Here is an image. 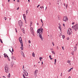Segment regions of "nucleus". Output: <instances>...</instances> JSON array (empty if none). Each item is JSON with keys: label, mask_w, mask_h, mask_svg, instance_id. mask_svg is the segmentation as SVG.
<instances>
[{"label": "nucleus", "mask_w": 78, "mask_h": 78, "mask_svg": "<svg viewBox=\"0 0 78 78\" xmlns=\"http://www.w3.org/2000/svg\"><path fill=\"white\" fill-rule=\"evenodd\" d=\"M62 76V73H61V74L60 76Z\"/></svg>", "instance_id": "34"}, {"label": "nucleus", "mask_w": 78, "mask_h": 78, "mask_svg": "<svg viewBox=\"0 0 78 78\" xmlns=\"http://www.w3.org/2000/svg\"><path fill=\"white\" fill-rule=\"evenodd\" d=\"M67 62H68V63H70V60H68Z\"/></svg>", "instance_id": "22"}, {"label": "nucleus", "mask_w": 78, "mask_h": 78, "mask_svg": "<svg viewBox=\"0 0 78 78\" xmlns=\"http://www.w3.org/2000/svg\"><path fill=\"white\" fill-rule=\"evenodd\" d=\"M19 41L20 42L21 44V45L22 47H20V48L22 50H23V42H22V38L21 37H20V38L19 39Z\"/></svg>", "instance_id": "3"}, {"label": "nucleus", "mask_w": 78, "mask_h": 78, "mask_svg": "<svg viewBox=\"0 0 78 78\" xmlns=\"http://www.w3.org/2000/svg\"><path fill=\"white\" fill-rule=\"evenodd\" d=\"M67 40H69V37H67Z\"/></svg>", "instance_id": "41"}, {"label": "nucleus", "mask_w": 78, "mask_h": 78, "mask_svg": "<svg viewBox=\"0 0 78 78\" xmlns=\"http://www.w3.org/2000/svg\"><path fill=\"white\" fill-rule=\"evenodd\" d=\"M43 31L44 30H43V29L41 28V29H38L37 31V33L39 34V36L40 39H41V41H43L42 34Z\"/></svg>", "instance_id": "1"}, {"label": "nucleus", "mask_w": 78, "mask_h": 78, "mask_svg": "<svg viewBox=\"0 0 78 78\" xmlns=\"http://www.w3.org/2000/svg\"><path fill=\"white\" fill-rule=\"evenodd\" d=\"M2 77H3V78H6V77H5V76H2Z\"/></svg>", "instance_id": "43"}, {"label": "nucleus", "mask_w": 78, "mask_h": 78, "mask_svg": "<svg viewBox=\"0 0 78 78\" xmlns=\"http://www.w3.org/2000/svg\"><path fill=\"white\" fill-rule=\"evenodd\" d=\"M72 28H74L75 31H76L78 30V24H76L75 26H73Z\"/></svg>", "instance_id": "4"}, {"label": "nucleus", "mask_w": 78, "mask_h": 78, "mask_svg": "<svg viewBox=\"0 0 78 78\" xmlns=\"http://www.w3.org/2000/svg\"><path fill=\"white\" fill-rule=\"evenodd\" d=\"M15 30L16 31V33H17V30H16V29H15Z\"/></svg>", "instance_id": "47"}, {"label": "nucleus", "mask_w": 78, "mask_h": 78, "mask_svg": "<svg viewBox=\"0 0 78 78\" xmlns=\"http://www.w3.org/2000/svg\"><path fill=\"white\" fill-rule=\"evenodd\" d=\"M23 18L24 19V20H25L26 22V23H27V21H26V20L25 19V18H26V16H25V14H23Z\"/></svg>", "instance_id": "12"}, {"label": "nucleus", "mask_w": 78, "mask_h": 78, "mask_svg": "<svg viewBox=\"0 0 78 78\" xmlns=\"http://www.w3.org/2000/svg\"><path fill=\"white\" fill-rule=\"evenodd\" d=\"M56 48L57 50H59V47H58V46H57L56 47Z\"/></svg>", "instance_id": "30"}, {"label": "nucleus", "mask_w": 78, "mask_h": 78, "mask_svg": "<svg viewBox=\"0 0 78 78\" xmlns=\"http://www.w3.org/2000/svg\"><path fill=\"white\" fill-rule=\"evenodd\" d=\"M62 37L63 39H64V38H65V36H64V35H63Z\"/></svg>", "instance_id": "20"}, {"label": "nucleus", "mask_w": 78, "mask_h": 78, "mask_svg": "<svg viewBox=\"0 0 78 78\" xmlns=\"http://www.w3.org/2000/svg\"><path fill=\"white\" fill-rule=\"evenodd\" d=\"M69 65H71V63H69Z\"/></svg>", "instance_id": "62"}, {"label": "nucleus", "mask_w": 78, "mask_h": 78, "mask_svg": "<svg viewBox=\"0 0 78 78\" xmlns=\"http://www.w3.org/2000/svg\"><path fill=\"white\" fill-rule=\"evenodd\" d=\"M17 2H19V0H17Z\"/></svg>", "instance_id": "52"}, {"label": "nucleus", "mask_w": 78, "mask_h": 78, "mask_svg": "<svg viewBox=\"0 0 78 78\" xmlns=\"http://www.w3.org/2000/svg\"><path fill=\"white\" fill-rule=\"evenodd\" d=\"M37 25H39V23H37Z\"/></svg>", "instance_id": "58"}, {"label": "nucleus", "mask_w": 78, "mask_h": 78, "mask_svg": "<svg viewBox=\"0 0 78 78\" xmlns=\"http://www.w3.org/2000/svg\"><path fill=\"white\" fill-rule=\"evenodd\" d=\"M76 50H77V47L76 46H75L74 48V50L75 51H76Z\"/></svg>", "instance_id": "13"}, {"label": "nucleus", "mask_w": 78, "mask_h": 78, "mask_svg": "<svg viewBox=\"0 0 78 78\" xmlns=\"http://www.w3.org/2000/svg\"><path fill=\"white\" fill-rule=\"evenodd\" d=\"M71 33L70 30H68L67 31V34H68V35H71Z\"/></svg>", "instance_id": "11"}, {"label": "nucleus", "mask_w": 78, "mask_h": 78, "mask_svg": "<svg viewBox=\"0 0 78 78\" xmlns=\"http://www.w3.org/2000/svg\"><path fill=\"white\" fill-rule=\"evenodd\" d=\"M43 58L42 57H40L39 58V59H40V60L41 61H42V59Z\"/></svg>", "instance_id": "18"}, {"label": "nucleus", "mask_w": 78, "mask_h": 78, "mask_svg": "<svg viewBox=\"0 0 78 78\" xmlns=\"http://www.w3.org/2000/svg\"><path fill=\"white\" fill-rule=\"evenodd\" d=\"M71 77H70V76H69L68 78H71Z\"/></svg>", "instance_id": "59"}, {"label": "nucleus", "mask_w": 78, "mask_h": 78, "mask_svg": "<svg viewBox=\"0 0 78 78\" xmlns=\"http://www.w3.org/2000/svg\"><path fill=\"white\" fill-rule=\"evenodd\" d=\"M19 25L20 26V27H22V21L21 20L19 21Z\"/></svg>", "instance_id": "7"}, {"label": "nucleus", "mask_w": 78, "mask_h": 78, "mask_svg": "<svg viewBox=\"0 0 78 78\" xmlns=\"http://www.w3.org/2000/svg\"><path fill=\"white\" fill-rule=\"evenodd\" d=\"M67 6H68L67 5L66 6V8H67Z\"/></svg>", "instance_id": "51"}, {"label": "nucleus", "mask_w": 78, "mask_h": 78, "mask_svg": "<svg viewBox=\"0 0 78 78\" xmlns=\"http://www.w3.org/2000/svg\"><path fill=\"white\" fill-rule=\"evenodd\" d=\"M59 3H60L58 2L57 4H58V5H59Z\"/></svg>", "instance_id": "50"}, {"label": "nucleus", "mask_w": 78, "mask_h": 78, "mask_svg": "<svg viewBox=\"0 0 78 78\" xmlns=\"http://www.w3.org/2000/svg\"><path fill=\"white\" fill-rule=\"evenodd\" d=\"M58 28L60 30V31H61V26H59L58 27Z\"/></svg>", "instance_id": "16"}, {"label": "nucleus", "mask_w": 78, "mask_h": 78, "mask_svg": "<svg viewBox=\"0 0 78 78\" xmlns=\"http://www.w3.org/2000/svg\"><path fill=\"white\" fill-rule=\"evenodd\" d=\"M30 0H28V2H30Z\"/></svg>", "instance_id": "60"}, {"label": "nucleus", "mask_w": 78, "mask_h": 78, "mask_svg": "<svg viewBox=\"0 0 78 78\" xmlns=\"http://www.w3.org/2000/svg\"><path fill=\"white\" fill-rule=\"evenodd\" d=\"M40 8H41V9H42V7H41Z\"/></svg>", "instance_id": "63"}, {"label": "nucleus", "mask_w": 78, "mask_h": 78, "mask_svg": "<svg viewBox=\"0 0 78 78\" xmlns=\"http://www.w3.org/2000/svg\"><path fill=\"white\" fill-rule=\"evenodd\" d=\"M70 30H71V31H72V29L71 28H70Z\"/></svg>", "instance_id": "55"}, {"label": "nucleus", "mask_w": 78, "mask_h": 78, "mask_svg": "<svg viewBox=\"0 0 78 78\" xmlns=\"http://www.w3.org/2000/svg\"><path fill=\"white\" fill-rule=\"evenodd\" d=\"M21 55H23V56L24 58H25V55H24V53H23V51H21Z\"/></svg>", "instance_id": "10"}, {"label": "nucleus", "mask_w": 78, "mask_h": 78, "mask_svg": "<svg viewBox=\"0 0 78 78\" xmlns=\"http://www.w3.org/2000/svg\"><path fill=\"white\" fill-rule=\"evenodd\" d=\"M24 71H25V72H26V73L24 72V75L25 76H27L28 75V73L27 72V71H25V69H24Z\"/></svg>", "instance_id": "9"}, {"label": "nucleus", "mask_w": 78, "mask_h": 78, "mask_svg": "<svg viewBox=\"0 0 78 78\" xmlns=\"http://www.w3.org/2000/svg\"><path fill=\"white\" fill-rule=\"evenodd\" d=\"M51 52L54 55H55V53L54 51H51Z\"/></svg>", "instance_id": "19"}, {"label": "nucleus", "mask_w": 78, "mask_h": 78, "mask_svg": "<svg viewBox=\"0 0 78 78\" xmlns=\"http://www.w3.org/2000/svg\"><path fill=\"white\" fill-rule=\"evenodd\" d=\"M51 50H53V48L51 49Z\"/></svg>", "instance_id": "54"}, {"label": "nucleus", "mask_w": 78, "mask_h": 78, "mask_svg": "<svg viewBox=\"0 0 78 78\" xmlns=\"http://www.w3.org/2000/svg\"><path fill=\"white\" fill-rule=\"evenodd\" d=\"M72 69H73V68H71L69 70V72H70V71H71V70H72Z\"/></svg>", "instance_id": "27"}, {"label": "nucleus", "mask_w": 78, "mask_h": 78, "mask_svg": "<svg viewBox=\"0 0 78 78\" xmlns=\"http://www.w3.org/2000/svg\"><path fill=\"white\" fill-rule=\"evenodd\" d=\"M12 52H14V49H13V48H12Z\"/></svg>", "instance_id": "42"}, {"label": "nucleus", "mask_w": 78, "mask_h": 78, "mask_svg": "<svg viewBox=\"0 0 78 78\" xmlns=\"http://www.w3.org/2000/svg\"><path fill=\"white\" fill-rule=\"evenodd\" d=\"M38 72V71L37 70H36L34 72V75L35 76H37V72Z\"/></svg>", "instance_id": "8"}, {"label": "nucleus", "mask_w": 78, "mask_h": 78, "mask_svg": "<svg viewBox=\"0 0 78 78\" xmlns=\"http://www.w3.org/2000/svg\"><path fill=\"white\" fill-rule=\"evenodd\" d=\"M14 56H12L11 58L12 59H14Z\"/></svg>", "instance_id": "23"}, {"label": "nucleus", "mask_w": 78, "mask_h": 78, "mask_svg": "<svg viewBox=\"0 0 78 78\" xmlns=\"http://www.w3.org/2000/svg\"><path fill=\"white\" fill-rule=\"evenodd\" d=\"M63 21H64V22H67V21H68V18H67V16H65L63 18Z\"/></svg>", "instance_id": "6"}, {"label": "nucleus", "mask_w": 78, "mask_h": 78, "mask_svg": "<svg viewBox=\"0 0 78 78\" xmlns=\"http://www.w3.org/2000/svg\"><path fill=\"white\" fill-rule=\"evenodd\" d=\"M10 76H11L10 73H9V75H8V78H10Z\"/></svg>", "instance_id": "17"}, {"label": "nucleus", "mask_w": 78, "mask_h": 78, "mask_svg": "<svg viewBox=\"0 0 78 78\" xmlns=\"http://www.w3.org/2000/svg\"><path fill=\"white\" fill-rule=\"evenodd\" d=\"M5 70L6 73H9V68L8 65H6L5 66Z\"/></svg>", "instance_id": "2"}, {"label": "nucleus", "mask_w": 78, "mask_h": 78, "mask_svg": "<svg viewBox=\"0 0 78 78\" xmlns=\"http://www.w3.org/2000/svg\"><path fill=\"white\" fill-rule=\"evenodd\" d=\"M7 59H8V61H10V60L9 59V57H7Z\"/></svg>", "instance_id": "31"}, {"label": "nucleus", "mask_w": 78, "mask_h": 78, "mask_svg": "<svg viewBox=\"0 0 78 78\" xmlns=\"http://www.w3.org/2000/svg\"><path fill=\"white\" fill-rule=\"evenodd\" d=\"M41 22H42V23H43V22L42 21V19H41Z\"/></svg>", "instance_id": "32"}, {"label": "nucleus", "mask_w": 78, "mask_h": 78, "mask_svg": "<svg viewBox=\"0 0 78 78\" xmlns=\"http://www.w3.org/2000/svg\"><path fill=\"white\" fill-rule=\"evenodd\" d=\"M55 62H56V59H55Z\"/></svg>", "instance_id": "37"}, {"label": "nucleus", "mask_w": 78, "mask_h": 78, "mask_svg": "<svg viewBox=\"0 0 78 78\" xmlns=\"http://www.w3.org/2000/svg\"><path fill=\"white\" fill-rule=\"evenodd\" d=\"M30 24H31V25H32V24H33V23H32V22H30Z\"/></svg>", "instance_id": "45"}, {"label": "nucleus", "mask_w": 78, "mask_h": 78, "mask_svg": "<svg viewBox=\"0 0 78 78\" xmlns=\"http://www.w3.org/2000/svg\"><path fill=\"white\" fill-rule=\"evenodd\" d=\"M56 62H55V63H54V64H55V65H56Z\"/></svg>", "instance_id": "57"}, {"label": "nucleus", "mask_w": 78, "mask_h": 78, "mask_svg": "<svg viewBox=\"0 0 78 78\" xmlns=\"http://www.w3.org/2000/svg\"><path fill=\"white\" fill-rule=\"evenodd\" d=\"M50 59H51H51H53L52 58H50Z\"/></svg>", "instance_id": "56"}, {"label": "nucleus", "mask_w": 78, "mask_h": 78, "mask_svg": "<svg viewBox=\"0 0 78 78\" xmlns=\"http://www.w3.org/2000/svg\"><path fill=\"white\" fill-rule=\"evenodd\" d=\"M19 9V7H18L17 8V10H18V9Z\"/></svg>", "instance_id": "53"}, {"label": "nucleus", "mask_w": 78, "mask_h": 78, "mask_svg": "<svg viewBox=\"0 0 78 78\" xmlns=\"http://www.w3.org/2000/svg\"><path fill=\"white\" fill-rule=\"evenodd\" d=\"M22 31H23V33H25V30H24L23 29V30H22Z\"/></svg>", "instance_id": "21"}, {"label": "nucleus", "mask_w": 78, "mask_h": 78, "mask_svg": "<svg viewBox=\"0 0 78 78\" xmlns=\"http://www.w3.org/2000/svg\"><path fill=\"white\" fill-rule=\"evenodd\" d=\"M26 12L27 14H28V11L27 10L26 11Z\"/></svg>", "instance_id": "40"}, {"label": "nucleus", "mask_w": 78, "mask_h": 78, "mask_svg": "<svg viewBox=\"0 0 78 78\" xmlns=\"http://www.w3.org/2000/svg\"><path fill=\"white\" fill-rule=\"evenodd\" d=\"M60 25H61V24H60V23L58 24V25H59V26H60Z\"/></svg>", "instance_id": "61"}, {"label": "nucleus", "mask_w": 78, "mask_h": 78, "mask_svg": "<svg viewBox=\"0 0 78 78\" xmlns=\"http://www.w3.org/2000/svg\"><path fill=\"white\" fill-rule=\"evenodd\" d=\"M0 41L2 43H3V41H2V39H0Z\"/></svg>", "instance_id": "24"}, {"label": "nucleus", "mask_w": 78, "mask_h": 78, "mask_svg": "<svg viewBox=\"0 0 78 78\" xmlns=\"http://www.w3.org/2000/svg\"><path fill=\"white\" fill-rule=\"evenodd\" d=\"M9 51H10V52H11V53L12 54V51H11V49H9Z\"/></svg>", "instance_id": "26"}, {"label": "nucleus", "mask_w": 78, "mask_h": 78, "mask_svg": "<svg viewBox=\"0 0 78 78\" xmlns=\"http://www.w3.org/2000/svg\"><path fill=\"white\" fill-rule=\"evenodd\" d=\"M32 55L33 57H35V54L34 52H33L32 54Z\"/></svg>", "instance_id": "15"}, {"label": "nucleus", "mask_w": 78, "mask_h": 78, "mask_svg": "<svg viewBox=\"0 0 78 78\" xmlns=\"http://www.w3.org/2000/svg\"><path fill=\"white\" fill-rule=\"evenodd\" d=\"M62 47V49L64 50V46H63Z\"/></svg>", "instance_id": "36"}, {"label": "nucleus", "mask_w": 78, "mask_h": 78, "mask_svg": "<svg viewBox=\"0 0 78 78\" xmlns=\"http://www.w3.org/2000/svg\"><path fill=\"white\" fill-rule=\"evenodd\" d=\"M4 57H5V58H6V57H7V58H8V55H7L6 54H4Z\"/></svg>", "instance_id": "14"}, {"label": "nucleus", "mask_w": 78, "mask_h": 78, "mask_svg": "<svg viewBox=\"0 0 78 78\" xmlns=\"http://www.w3.org/2000/svg\"><path fill=\"white\" fill-rule=\"evenodd\" d=\"M49 57L50 58H51V55H50L49 56Z\"/></svg>", "instance_id": "46"}, {"label": "nucleus", "mask_w": 78, "mask_h": 78, "mask_svg": "<svg viewBox=\"0 0 78 78\" xmlns=\"http://www.w3.org/2000/svg\"><path fill=\"white\" fill-rule=\"evenodd\" d=\"M39 6H40V5H38L37 6V8H38Z\"/></svg>", "instance_id": "39"}, {"label": "nucleus", "mask_w": 78, "mask_h": 78, "mask_svg": "<svg viewBox=\"0 0 78 78\" xmlns=\"http://www.w3.org/2000/svg\"><path fill=\"white\" fill-rule=\"evenodd\" d=\"M30 31L32 34H33L34 36H35L34 32V30H33V28L32 27H31L30 29Z\"/></svg>", "instance_id": "5"}, {"label": "nucleus", "mask_w": 78, "mask_h": 78, "mask_svg": "<svg viewBox=\"0 0 78 78\" xmlns=\"http://www.w3.org/2000/svg\"><path fill=\"white\" fill-rule=\"evenodd\" d=\"M74 24H75V23L74 22H73L72 23V25H74Z\"/></svg>", "instance_id": "38"}, {"label": "nucleus", "mask_w": 78, "mask_h": 78, "mask_svg": "<svg viewBox=\"0 0 78 78\" xmlns=\"http://www.w3.org/2000/svg\"><path fill=\"white\" fill-rule=\"evenodd\" d=\"M63 27H65V24H63Z\"/></svg>", "instance_id": "48"}, {"label": "nucleus", "mask_w": 78, "mask_h": 78, "mask_svg": "<svg viewBox=\"0 0 78 78\" xmlns=\"http://www.w3.org/2000/svg\"><path fill=\"white\" fill-rule=\"evenodd\" d=\"M52 44L53 46H55V44H54V42H52Z\"/></svg>", "instance_id": "25"}, {"label": "nucleus", "mask_w": 78, "mask_h": 78, "mask_svg": "<svg viewBox=\"0 0 78 78\" xmlns=\"http://www.w3.org/2000/svg\"><path fill=\"white\" fill-rule=\"evenodd\" d=\"M4 19H5V20H6V19H7V18L6 17H4Z\"/></svg>", "instance_id": "29"}, {"label": "nucleus", "mask_w": 78, "mask_h": 78, "mask_svg": "<svg viewBox=\"0 0 78 78\" xmlns=\"http://www.w3.org/2000/svg\"><path fill=\"white\" fill-rule=\"evenodd\" d=\"M8 2H10V0H8Z\"/></svg>", "instance_id": "49"}, {"label": "nucleus", "mask_w": 78, "mask_h": 78, "mask_svg": "<svg viewBox=\"0 0 78 78\" xmlns=\"http://www.w3.org/2000/svg\"><path fill=\"white\" fill-rule=\"evenodd\" d=\"M71 54L73 55H74V53H73V52H72Z\"/></svg>", "instance_id": "33"}, {"label": "nucleus", "mask_w": 78, "mask_h": 78, "mask_svg": "<svg viewBox=\"0 0 78 78\" xmlns=\"http://www.w3.org/2000/svg\"><path fill=\"white\" fill-rule=\"evenodd\" d=\"M24 69V65L23 66V69Z\"/></svg>", "instance_id": "44"}, {"label": "nucleus", "mask_w": 78, "mask_h": 78, "mask_svg": "<svg viewBox=\"0 0 78 78\" xmlns=\"http://www.w3.org/2000/svg\"><path fill=\"white\" fill-rule=\"evenodd\" d=\"M23 78H25V75H24V74H23Z\"/></svg>", "instance_id": "35"}, {"label": "nucleus", "mask_w": 78, "mask_h": 78, "mask_svg": "<svg viewBox=\"0 0 78 78\" xmlns=\"http://www.w3.org/2000/svg\"><path fill=\"white\" fill-rule=\"evenodd\" d=\"M24 78H28L27 77H25Z\"/></svg>", "instance_id": "64"}, {"label": "nucleus", "mask_w": 78, "mask_h": 78, "mask_svg": "<svg viewBox=\"0 0 78 78\" xmlns=\"http://www.w3.org/2000/svg\"><path fill=\"white\" fill-rule=\"evenodd\" d=\"M28 42H29V44H31V41H30V40H29Z\"/></svg>", "instance_id": "28"}]
</instances>
